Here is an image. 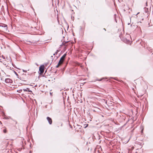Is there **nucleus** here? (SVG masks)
<instances>
[{"mask_svg": "<svg viewBox=\"0 0 153 153\" xmlns=\"http://www.w3.org/2000/svg\"><path fill=\"white\" fill-rule=\"evenodd\" d=\"M144 9L145 13H148L149 12L148 8H147L146 7H144Z\"/></svg>", "mask_w": 153, "mask_h": 153, "instance_id": "423d86ee", "label": "nucleus"}, {"mask_svg": "<svg viewBox=\"0 0 153 153\" xmlns=\"http://www.w3.org/2000/svg\"><path fill=\"white\" fill-rule=\"evenodd\" d=\"M114 4H115V2H114Z\"/></svg>", "mask_w": 153, "mask_h": 153, "instance_id": "c9c22d12", "label": "nucleus"}, {"mask_svg": "<svg viewBox=\"0 0 153 153\" xmlns=\"http://www.w3.org/2000/svg\"><path fill=\"white\" fill-rule=\"evenodd\" d=\"M0 123H1V124H2V123H1V122H0Z\"/></svg>", "mask_w": 153, "mask_h": 153, "instance_id": "473e14b6", "label": "nucleus"}, {"mask_svg": "<svg viewBox=\"0 0 153 153\" xmlns=\"http://www.w3.org/2000/svg\"><path fill=\"white\" fill-rule=\"evenodd\" d=\"M128 25H129V23H128Z\"/></svg>", "mask_w": 153, "mask_h": 153, "instance_id": "f704fd0d", "label": "nucleus"}, {"mask_svg": "<svg viewBox=\"0 0 153 153\" xmlns=\"http://www.w3.org/2000/svg\"><path fill=\"white\" fill-rule=\"evenodd\" d=\"M59 56H55V57H56V59H55V60L57 59L58 58Z\"/></svg>", "mask_w": 153, "mask_h": 153, "instance_id": "dca6fc26", "label": "nucleus"}, {"mask_svg": "<svg viewBox=\"0 0 153 153\" xmlns=\"http://www.w3.org/2000/svg\"><path fill=\"white\" fill-rule=\"evenodd\" d=\"M45 67L44 65H42L39 67V73L40 74H42L44 72Z\"/></svg>", "mask_w": 153, "mask_h": 153, "instance_id": "f257e3e1", "label": "nucleus"}, {"mask_svg": "<svg viewBox=\"0 0 153 153\" xmlns=\"http://www.w3.org/2000/svg\"><path fill=\"white\" fill-rule=\"evenodd\" d=\"M14 73L16 75V76H18V74H17V73L16 71H14Z\"/></svg>", "mask_w": 153, "mask_h": 153, "instance_id": "ddd939ff", "label": "nucleus"}, {"mask_svg": "<svg viewBox=\"0 0 153 153\" xmlns=\"http://www.w3.org/2000/svg\"><path fill=\"white\" fill-rule=\"evenodd\" d=\"M50 94H51V95L52 93H51V92H50Z\"/></svg>", "mask_w": 153, "mask_h": 153, "instance_id": "c85d7f7f", "label": "nucleus"}, {"mask_svg": "<svg viewBox=\"0 0 153 153\" xmlns=\"http://www.w3.org/2000/svg\"><path fill=\"white\" fill-rule=\"evenodd\" d=\"M62 45H65V43H64L63 42H62Z\"/></svg>", "mask_w": 153, "mask_h": 153, "instance_id": "4be33fe9", "label": "nucleus"}, {"mask_svg": "<svg viewBox=\"0 0 153 153\" xmlns=\"http://www.w3.org/2000/svg\"><path fill=\"white\" fill-rule=\"evenodd\" d=\"M59 51L58 50H57L55 53L53 54V55L54 56L55 54H57Z\"/></svg>", "mask_w": 153, "mask_h": 153, "instance_id": "1a4fd4ad", "label": "nucleus"}, {"mask_svg": "<svg viewBox=\"0 0 153 153\" xmlns=\"http://www.w3.org/2000/svg\"><path fill=\"white\" fill-rule=\"evenodd\" d=\"M24 72L26 73L27 72V71L26 70H25L23 69L22 70Z\"/></svg>", "mask_w": 153, "mask_h": 153, "instance_id": "2eb2a0df", "label": "nucleus"}, {"mask_svg": "<svg viewBox=\"0 0 153 153\" xmlns=\"http://www.w3.org/2000/svg\"><path fill=\"white\" fill-rule=\"evenodd\" d=\"M79 1V3H80V2Z\"/></svg>", "mask_w": 153, "mask_h": 153, "instance_id": "72a5a7b5", "label": "nucleus"}, {"mask_svg": "<svg viewBox=\"0 0 153 153\" xmlns=\"http://www.w3.org/2000/svg\"><path fill=\"white\" fill-rule=\"evenodd\" d=\"M3 132L4 133H6L7 132V131L6 129H4L3 130Z\"/></svg>", "mask_w": 153, "mask_h": 153, "instance_id": "4468645a", "label": "nucleus"}, {"mask_svg": "<svg viewBox=\"0 0 153 153\" xmlns=\"http://www.w3.org/2000/svg\"><path fill=\"white\" fill-rule=\"evenodd\" d=\"M123 41L124 42H126V41H125L124 40Z\"/></svg>", "mask_w": 153, "mask_h": 153, "instance_id": "2f4dec72", "label": "nucleus"}, {"mask_svg": "<svg viewBox=\"0 0 153 153\" xmlns=\"http://www.w3.org/2000/svg\"><path fill=\"white\" fill-rule=\"evenodd\" d=\"M10 118L12 120H13V121L15 122V123L16 124L17 123V122L15 120L13 119V118H12L11 117H10Z\"/></svg>", "mask_w": 153, "mask_h": 153, "instance_id": "6e6552de", "label": "nucleus"}, {"mask_svg": "<svg viewBox=\"0 0 153 153\" xmlns=\"http://www.w3.org/2000/svg\"><path fill=\"white\" fill-rule=\"evenodd\" d=\"M104 30H105V28H104Z\"/></svg>", "mask_w": 153, "mask_h": 153, "instance_id": "cd10ccee", "label": "nucleus"}, {"mask_svg": "<svg viewBox=\"0 0 153 153\" xmlns=\"http://www.w3.org/2000/svg\"><path fill=\"white\" fill-rule=\"evenodd\" d=\"M47 120L48 121L50 125H51L52 123V120L51 118L49 117H47Z\"/></svg>", "mask_w": 153, "mask_h": 153, "instance_id": "7ed1b4c3", "label": "nucleus"}, {"mask_svg": "<svg viewBox=\"0 0 153 153\" xmlns=\"http://www.w3.org/2000/svg\"><path fill=\"white\" fill-rule=\"evenodd\" d=\"M5 81L7 83H11L12 82V80L9 78L6 79Z\"/></svg>", "mask_w": 153, "mask_h": 153, "instance_id": "20e7f679", "label": "nucleus"}, {"mask_svg": "<svg viewBox=\"0 0 153 153\" xmlns=\"http://www.w3.org/2000/svg\"><path fill=\"white\" fill-rule=\"evenodd\" d=\"M9 1L8 0H7V1H6V3H7V2H8Z\"/></svg>", "mask_w": 153, "mask_h": 153, "instance_id": "5701e85b", "label": "nucleus"}, {"mask_svg": "<svg viewBox=\"0 0 153 153\" xmlns=\"http://www.w3.org/2000/svg\"><path fill=\"white\" fill-rule=\"evenodd\" d=\"M86 125V126L85 127V128L87 127L88 126V124H87Z\"/></svg>", "mask_w": 153, "mask_h": 153, "instance_id": "a211bd4d", "label": "nucleus"}, {"mask_svg": "<svg viewBox=\"0 0 153 153\" xmlns=\"http://www.w3.org/2000/svg\"><path fill=\"white\" fill-rule=\"evenodd\" d=\"M23 90L24 91H28L29 92H32V91L31 90H29V89L28 88H27L26 89H24Z\"/></svg>", "mask_w": 153, "mask_h": 153, "instance_id": "39448f33", "label": "nucleus"}, {"mask_svg": "<svg viewBox=\"0 0 153 153\" xmlns=\"http://www.w3.org/2000/svg\"><path fill=\"white\" fill-rule=\"evenodd\" d=\"M124 11H125V9H124Z\"/></svg>", "mask_w": 153, "mask_h": 153, "instance_id": "7c9ffc66", "label": "nucleus"}, {"mask_svg": "<svg viewBox=\"0 0 153 153\" xmlns=\"http://www.w3.org/2000/svg\"><path fill=\"white\" fill-rule=\"evenodd\" d=\"M2 56V58H3V59H5V58H4V57H3V56Z\"/></svg>", "mask_w": 153, "mask_h": 153, "instance_id": "bb28decb", "label": "nucleus"}, {"mask_svg": "<svg viewBox=\"0 0 153 153\" xmlns=\"http://www.w3.org/2000/svg\"><path fill=\"white\" fill-rule=\"evenodd\" d=\"M53 56H51V59H52V61L53 60Z\"/></svg>", "mask_w": 153, "mask_h": 153, "instance_id": "f3484780", "label": "nucleus"}, {"mask_svg": "<svg viewBox=\"0 0 153 153\" xmlns=\"http://www.w3.org/2000/svg\"><path fill=\"white\" fill-rule=\"evenodd\" d=\"M35 64H36V65H37V66H38V64H37V63H35Z\"/></svg>", "mask_w": 153, "mask_h": 153, "instance_id": "393cba45", "label": "nucleus"}, {"mask_svg": "<svg viewBox=\"0 0 153 153\" xmlns=\"http://www.w3.org/2000/svg\"><path fill=\"white\" fill-rule=\"evenodd\" d=\"M31 8L33 9V10H34V8H33V7H31Z\"/></svg>", "mask_w": 153, "mask_h": 153, "instance_id": "412c9836", "label": "nucleus"}, {"mask_svg": "<svg viewBox=\"0 0 153 153\" xmlns=\"http://www.w3.org/2000/svg\"><path fill=\"white\" fill-rule=\"evenodd\" d=\"M66 55H67V54L66 53H65L63 55V56H62L61 57L59 62L63 64V63L65 60V58L66 56Z\"/></svg>", "mask_w": 153, "mask_h": 153, "instance_id": "f03ea898", "label": "nucleus"}, {"mask_svg": "<svg viewBox=\"0 0 153 153\" xmlns=\"http://www.w3.org/2000/svg\"><path fill=\"white\" fill-rule=\"evenodd\" d=\"M146 6H147V2H146Z\"/></svg>", "mask_w": 153, "mask_h": 153, "instance_id": "aec40b11", "label": "nucleus"}, {"mask_svg": "<svg viewBox=\"0 0 153 153\" xmlns=\"http://www.w3.org/2000/svg\"><path fill=\"white\" fill-rule=\"evenodd\" d=\"M57 1V2H58V3H59V1L58 0V1Z\"/></svg>", "mask_w": 153, "mask_h": 153, "instance_id": "a878e982", "label": "nucleus"}, {"mask_svg": "<svg viewBox=\"0 0 153 153\" xmlns=\"http://www.w3.org/2000/svg\"><path fill=\"white\" fill-rule=\"evenodd\" d=\"M60 56V55H59V56H58L59 57Z\"/></svg>", "mask_w": 153, "mask_h": 153, "instance_id": "e433bc0d", "label": "nucleus"}, {"mask_svg": "<svg viewBox=\"0 0 153 153\" xmlns=\"http://www.w3.org/2000/svg\"><path fill=\"white\" fill-rule=\"evenodd\" d=\"M125 40H126V41H127V39H125Z\"/></svg>", "mask_w": 153, "mask_h": 153, "instance_id": "c756f323", "label": "nucleus"}, {"mask_svg": "<svg viewBox=\"0 0 153 153\" xmlns=\"http://www.w3.org/2000/svg\"><path fill=\"white\" fill-rule=\"evenodd\" d=\"M62 64V63H61L60 62H59L58 63L57 65L56 66V68H58L59 66L61 65Z\"/></svg>", "mask_w": 153, "mask_h": 153, "instance_id": "0eeeda50", "label": "nucleus"}, {"mask_svg": "<svg viewBox=\"0 0 153 153\" xmlns=\"http://www.w3.org/2000/svg\"><path fill=\"white\" fill-rule=\"evenodd\" d=\"M0 26L2 27H7V25H5V24H3V25L1 26V25H0Z\"/></svg>", "mask_w": 153, "mask_h": 153, "instance_id": "9b49d317", "label": "nucleus"}, {"mask_svg": "<svg viewBox=\"0 0 153 153\" xmlns=\"http://www.w3.org/2000/svg\"><path fill=\"white\" fill-rule=\"evenodd\" d=\"M2 115L3 117H4L6 116L5 115L4 112H2Z\"/></svg>", "mask_w": 153, "mask_h": 153, "instance_id": "f8f14e48", "label": "nucleus"}, {"mask_svg": "<svg viewBox=\"0 0 153 153\" xmlns=\"http://www.w3.org/2000/svg\"><path fill=\"white\" fill-rule=\"evenodd\" d=\"M111 78H112V77H111ZM113 79H115V80H117L116 79V78H112Z\"/></svg>", "mask_w": 153, "mask_h": 153, "instance_id": "6ab92c4d", "label": "nucleus"}, {"mask_svg": "<svg viewBox=\"0 0 153 153\" xmlns=\"http://www.w3.org/2000/svg\"><path fill=\"white\" fill-rule=\"evenodd\" d=\"M139 13H139V12L138 13H137L136 15H137V14H139Z\"/></svg>", "mask_w": 153, "mask_h": 153, "instance_id": "b1692460", "label": "nucleus"}, {"mask_svg": "<svg viewBox=\"0 0 153 153\" xmlns=\"http://www.w3.org/2000/svg\"><path fill=\"white\" fill-rule=\"evenodd\" d=\"M10 117H7L5 116V117H4V119H6V120H8V119H9V118L10 119Z\"/></svg>", "mask_w": 153, "mask_h": 153, "instance_id": "9d476101", "label": "nucleus"}]
</instances>
